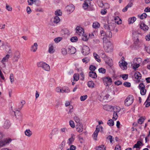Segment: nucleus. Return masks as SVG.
<instances>
[{
	"label": "nucleus",
	"mask_w": 150,
	"mask_h": 150,
	"mask_svg": "<svg viewBox=\"0 0 150 150\" xmlns=\"http://www.w3.org/2000/svg\"><path fill=\"white\" fill-rule=\"evenodd\" d=\"M103 47L105 51L107 52H112L113 51V47L111 42L108 40L106 37L103 38Z\"/></svg>",
	"instance_id": "1"
},
{
	"label": "nucleus",
	"mask_w": 150,
	"mask_h": 150,
	"mask_svg": "<svg viewBox=\"0 0 150 150\" xmlns=\"http://www.w3.org/2000/svg\"><path fill=\"white\" fill-rule=\"evenodd\" d=\"M4 135L1 132H0V147H2L7 144H8L11 142V139L10 138H7L3 139Z\"/></svg>",
	"instance_id": "2"
},
{
	"label": "nucleus",
	"mask_w": 150,
	"mask_h": 150,
	"mask_svg": "<svg viewBox=\"0 0 150 150\" xmlns=\"http://www.w3.org/2000/svg\"><path fill=\"white\" fill-rule=\"evenodd\" d=\"M100 53V55L101 57L104 59L105 62L107 64H108L109 66H111L112 65V60L110 58L106 56V55L104 53V52L102 51H99Z\"/></svg>",
	"instance_id": "3"
},
{
	"label": "nucleus",
	"mask_w": 150,
	"mask_h": 150,
	"mask_svg": "<svg viewBox=\"0 0 150 150\" xmlns=\"http://www.w3.org/2000/svg\"><path fill=\"white\" fill-rule=\"evenodd\" d=\"M134 100V98L132 95H129L124 101L125 105L127 106H129L133 102Z\"/></svg>",
	"instance_id": "4"
},
{
	"label": "nucleus",
	"mask_w": 150,
	"mask_h": 150,
	"mask_svg": "<svg viewBox=\"0 0 150 150\" xmlns=\"http://www.w3.org/2000/svg\"><path fill=\"white\" fill-rule=\"evenodd\" d=\"M37 65L39 67H42L44 69L47 71L50 70V67L49 65L43 62H40L37 63Z\"/></svg>",
	"instance_id": "5"
},
{
	"label": "nucleus",
	"mask_w": 150,
	"mask_h": 150,
	"mask_svg": "<svg viewBox=\"0 0 150 150\" xmlns=\"http://www.w3.org/2000/svg\"><path fill=\"white\" fill-rule=\"evenodd\" d=\"M138 87L140 90V93L142 95L146 94V90L145 89V85L143 83H140Z\"/></svg>",
	"instance_id": "6"
},
{
	"label": "nucleus",
	"mask_w": 150,
	"mask_h": 150,
	"mask_svg": "<svg viewBox=\"0 0 150 150\" xmlns=\"http://www.w3.org/2000/svg\"><path fill=\"white\" fill-rule=\"evenodd\" d=\"M60 21L59 18L56 16L54 18H52L50 20V25H57Z\"/></svg>",
	"instance_id": "7"
},
{
	"label": "nucleus",
	"mask_w": 150,
	"mask_h": 150,
	"mask_svg": "<svg viewBox=\"0 0 150 150\" xmlns=\"http://www.w3.org/2000/svg\"><path fill=\"white\" fill-rule=\"evenodd\" d=\"M140 47V43H139V40L137 38L134 41L133 44L130 47L132 50H137Z\"/></svg>",
	"instance_id": "8"
},
{
	"label": "nucleus",
	"mask_w": 150,
	"mask_h": 150,
	"mask_svg": "<svg viewBox=\"0 0 150 150\" xmlns=\"http://www.w3.org/2000/svg\"><path fill=\"white\" fill-rule=\"evenodd\" d=\"M76 33L80 36H83L84 35L83 29L82 27L77 26L76 28Z\"/></svg>",
	"instance_id": "9"
},
{
	"label": "nucleus",
	"mask_w": 150,
	"mask_h": 150,
	"mask_svg": "<svg viewBox=\"0 0 150 150\" xmlns=\"http://www.w3.org/2000/svg\"><path fill=\"white\" fill-rule=\"evenodd\" d=\"M82 53L83 55H86L90 53L89 47L87 46H84L83 47Z\"/></svg>",
	"instance_id": "10"
},
{
	"label": "nucleus",
	"mask_w": 150,
	"mask_h": 150,
	"mask_svg": "<svg viewBox=\"0 0 150 150\" xmlns=\"http://www.w3.org/2000/svg\"><path fill=\"white\" fill-rule=\"evenodd\" d=\"M103 81L104 83H106L107 85L108 86L110 85L112 82V79L109 77H106L103 79Z\"/></svg>",
	"instance_id": "11"
},
{
	"label": "nucleus",
	"mask_w": 150,
	"mask_h": 150,
	"mask_svg": "<svg viewBox=\"0 0 150 150\" xmlns=\"http://www.w3.org/2000/svg\"><path fill=\"white\" fill-rule=\"evenodd\" d=\"M138 61H142L141 58H135L134 59V63L135 65V67H133V68L135 69L138 68L139 66V63L138 62Z\"/></svg>",
	"instance_id": "12"
},
{
	"label": "nucleus",
	"mask_w": 150,
	"mask_h": 150,
	"mask_svg": "<svg viewBox=\"0 0 150 150\" xmlns=\"http://www.w3.org/2000/svg\"><path fill=\"white\" fill-rule=\"evenodd\" d=\"M119 63V66L123 70L127 69V62L122 60Z\"/></svg>",
	"instance_id": "13"
},
{
	"label": "nucleus",
	"mask_w": 150,
	"mask_h": 150,
	"mask_svg": "<svg viewBox=\"0 0 150 150\" xmlns=\"http://www.w3.org/2000/svg\"><path fill=\"white\" fill-rule=\"evenodd\" d=\"M134 76L135 79L137 80L136 82L139 83L140 82V79L142 77L141 74L138 72H135L134 74Z\"/></svg>",
	"instance_id": "14"
},
{
	"label": "nucleus",
	"mask_w": 150,
	"mask_h": 150,
	"mask_svg": "<svg viewBox=\"0 0 150 150\" xmlns=\"http://www.w3.org/2000/svg\"><path fill=\"white\" fill-rule=\"evenodd\" d=\"M59 132V130L57 128H55L53 129L52 131L49 134L50 138L51 139L52 138V136L54 135L57 134Z\"/></svg>",
	"instance_id": "15"
},
{
	"label": "nucleus",
	"mask_w": 150,
	"mask_h": 150,
	"mask_svg": "<svg viewBox=\"0 0 150 150\" xmlns=\"http://www.w3.org/2000/svg\"><path fill=\"white\" fill-rule=\"evenodd\" d=\"M76 131L79 133L82 132L83 130V126L81 123H79L76 125Z\"/></svg>",
	"instance_id": "16"
},
{
	"label": "nucleus",
	"mask_w": 150,
	"mask_h": 150,
	"mask_svg": "<svg viewBox=\"0 0 150 150\" xmlns=\"http://www.w3.org/2000/svg\"><path fill=\"white\" fill-rule=\"evenodd\" d=\"M140 28L144 31H147L149 29L148 26L144 23H141L140 24Z\"/></svg>",
	"instance_id": "17"
},
{
	"label": "nucleus",
	"mask_w": 150,
	"mask_h": 150,
	"mask_svg": "<svg viewBox=\"0 0 150 150\" xmlns=\"http://www.w3.org/2000/svg\"><path fill=\"white\" fill-rule=\"evenodd\" d=\"M98 126H97V127L96 128V130L94 131L93 135V138L95 140H97L98 134L100 130L99 127L98 128Z\"/></svg>",
	"instance_id": "18"
},
{
	"label": "nucleus",
	"mask_w": 150,
	"mask_h": 150,
	"mask_svg": "<svg viewBox=\"0 0 150 150\" xmlns=\"http://www.w3.org/2000/svg\"><path fill=\"white\" fill-rule=\"evenodd\" d=\"M25 101L24 100L22 101L20 103V104L21 105V107H18V113L20 115V118L22 117V115L21 113L20 112V110L22 109V108L23 107V106L24 104L25 103ZM18 118H20V117H18Z\"/></svg>",
	"instance_id": "19"
},
{
	"label": "nucleus",
	"mask_w": 150,
	"mask_h": 150,
	"mask_svg": "<svg viewBox=\"0 0 150 150\" xmlns=\"http://www.w3.org/2000/svg\"><path fill=\"white\" fill-rule=\"evenodd\" d=\"M10 123L9 120H7L5 121L4 122L3 127L6 129H8L10 126Z\"/></svg>",
	"instance_id": "20"
},
{
	"label": "nucleus",
	"mask_w": 150,
	"mask_h": 150,
	"mask_svg": "<svg viewBox=\"0 0 150 150\" xmlns=\"http://www.w3.org/2000/svg\"><path fill=\"white\" fill-rule=\"evenodd\" d=\"M66 9L67 12L69 13L72 12L74 10V6L73 5L68 6L66 7Z\"/></svg>",
	"instance_id": "21"
},
{
	"label": "nucleus",
	"mask_w": 150,
	"mask_h": 150,
	"mask_svg": "<svg viewBox=\"0 0 150 150\" xmlns=\"http://www.w3.org/2000/svg\"><path fill=\"white\" fill-rule=\"evenodd\" d=\"M68 49L69 53L72 54L75 53L76 51L75 48L72 46H69Z\"/></svg>",
	"instance_id": "22"
},
{
	"label": "nucleus",
	"mask_w": 150,
	"mask_h": 150,
	"mask_svg": "<svg viewBox=\"0 0 150 150\" xmlns=\"http://www.w3.org/2000/svg\"><path fill=\"white\" fill-rule=\"evenodd\" d=\"M38 44L37 43H35L31 47L30 50L34 52H35L38 49Z\"/></svg>",
	"instance_id": "23"
},
{
	"label": "nucleus",
	"mask_w": 150,
	"mask_h": 150,
	"mask_svg": "<svg viewBox=\"0 0 150 150\" xmlns=\"http://www.w3.org/2000/svg\"><path fill=\"white\" fill-rule=\"evenodd\" d=\"M142 144V143L140 141H138L137 142L136 144H135L133 146V148H136L138 149H140L141 148L140 146L141 144Z\"/></svg>",
	"instance_id": "24"
},
{
	"label": "nucleus",
	"mask_w": 150,
	"mask_h": 150,
	"mask_svg": "<svg viewBox=\"0 0 150 150\" xmlns=\"http://www.w3.org/2000/svg\"><path fill=\"white\" fill-rule=\"evenodd\" d=\"M90 3V1L88 0H86L83 4V7L84 9H87L88 6L89 4Z\"/></svg>",
	"instance_id": "25"
},
{
	"label": "nucleus",
	"mask_w": 150,
	"mask_h": 150,
	"mask_svg": "<svg viewBox=\"0 0 150 150\" xmlns=\"http://www.w3.org/2000/svg\"><path fill=\"white\" fill-rule=\"evenodd\" d=\"M25 135L29 137H30L32 134V132L30 129H26L24 132Z\"/></svg>",
	"instance_id": "26"
},
{
	"label": "nucleus",
	"mask_w": 150,
	"mask_h": 150,
	"mask_svg": "<svg viewBox=\"0 0 150 150\" xmlns=\"http://www.w3.org/2000/svg\"><path fill=\"white\" fill-rule=\"evenodd\" d=\"M136 20V18L135 17H133L129 18L128 21L129 24L133 23Z\"/></svg>",
	"instance_id": "27"
},
{
	"label": "nucleus",
	"mask_w": 150,
	"mask_h": 150,
	"mask_svg": "<svg viewBox=\"0 0 150 150\" xmlns=\"http://www.w3.org/2000/svg\"><path fill=\"white\" fill-rule=\"evenodd\" d=\"M89 76L93 78H96L97 77L96 73L93 71H90L89 73Z\"/></svg>",
	"instance_id": "28"
},
{
	"label": "nucleus",
	"mask_w": 150,
	"mask_h": 150,
	"mask_svg": "<svg viewBox=\"0 0 150 150\" xmlns=\"http://www.w3.org/2000/svg\"><path fill=\"white\" fill-rule=\"evenodd\" d=\"M115 27V24L113 23H109V30L110 31L113 30Z\"/></svg>",
	"instance_id": "29"
},
{
	"label": "nucleus",
	"mask_w": 150,
	"mask_h": 150,
	"mask_svg": "<svg viewBox=\"0 0 150 150\" xmlns=\"http://www.w3.org/2000/svg\"><path fill=\"white\" fill-rule=\"evenodd\" d=\"M9 57V55L7 54L5 57H4L2 60L1 62L4 64H5V62L8 60V58Z\"/></svg>",
	"instance_id": "30"
},
{
	"label": "nucleus",
	"mask_w": 150,
	"mask_h": 150,
	"mask_svg": "<svg viewBox=\"0 0 150 150\" xmlns=\"http://www.w3.org/2000/svg\"><path fill=\"white\" fill-rule=\"evenodd\" d=\"M114 20L115 22L117 23L118 24H120L122 23V21L118 16L115 17Z\"/></svg>",
	"instance_id": "31"
},
{
	"label": "nucleus",
	"mask_w": 150,
	"mask_h": 150,
	"mask_svg": "<svg viewBox=\"0 0 150 150\" xmlns=\"http://www.w3.org/2000/svg\"><path fill=\"white\" fill-rule=\"evenodd\" d=\"M54 51L53 45H50L48 49L49 52L50 54H52L54 52Z\"/></svg>",
	"instance_id": "32"
},
{
	"label": "nucleus",
	"mask_w": 150,
	"mask_h": 150,
	"mask_svg": "<svg viewBox=\"0 0 150 150\" xmlns=\"http://www.w3.org/2000/svg\"><path fill=\"white\" fill-rule=\"evenodd\" d=\"M112 106L109 105H105L103 106V109L107 111H110L111 110Z\"/></svg>",
	"instance_id": "33"
},
{
	"label": "nucleus",
	"mask_w": 150,
	"mask_h": 150,
	"mask_svg": "<svg viewBox=\"0 0 150 150\" xmlns=\"http://www.w3.org/2000/svg\"><path fill=\"white\" fill-rule=\"evenodd\" d=\"M74 135H72L71 137L69 138L68 139V142L67 143L69 145H70L72 143V142L74 141Z\"/></svg>",
	"instance_id": "34"
},
{
	"label": "nucleus",
	"mask_w": 150,
	"mask_h": 150,
	"mask_svg": "<svg viewBox=\"0 0 150 150\" xmlns=\"http://www.w3.org/2000/svg\"><path fill=\"white\" fill-rule=\"evenodd\" d=\"M93 56L96 59V60L99 62H100V57L96 53H94L93 54Z\"/></svg>",
	"instance_id": "35"
},
{
	"label": "nucleus",
	"mask_w": 150,
	"mask_h": 150,
	"mask_svg": "<svg viewBox=\"0 0 150 150\" xmlns=\"http://www.w3.org/2000/svg\"><path fill=\"white\" fill-rule=\"evenodd\" d=\"M20 57V53L18 51H16L14 55V58L17 59H16V61H17Z\"/></svg>",
	"instance_id": "36"
},
{
	"label": "nucleus",
	"mask_w": 150,
	"mask_h": 150,
	"mask_svg": "<svg viewBox=\"0 0 150 150\" xmlns=\"http://www.w3.org/2000/svg\"><path fill=\"white\" fill-rule=\"evenodd\" d=\"M87 85L89 87L93 88L94 87V83L92 81H89L88 82Z\"/></svg>",
	"instance_id": "37"
},
{
	"label": "nucleus",
	"mask_w": 150,
	"mask_h": 150,
	"mask_svg": "<svg viewBox=\"0 0 150 150\" xmlns=\"http://www.w3.org/2000/svg\"><path fill=\"white\" fill-rule=\"evenodd\" d=\"M21 105L20 104V103H19L18 105V106L17 107V108L16 109V112H14L15 115L16 117H17V115L18 117H17L18 119H21V118H18V117H20V115L18 113V107H21Z\"/></svg>",
	"instance_id": "38"
},
{
	"label": "nucleus",
	"mask_w": 150,
	"mask_h": 150,
	"mask_svg": "<svg viewBox=\"0 0 150 150\" xmlns=\"http://www.w3.org/2000/svg\"><path fill=\"white\" fill-rule=\"evenodd\" d=\"M74 81H78L79 79V75L78 73H75L73 76Z\"/></svg>",
	"instance_id": "39"
},
{
	"label": "nucleus",
	"mask_w": 150,
	"mask_h": 150,
	"mask_svg": "<svg viewBox=\"0 0 150 150\" xmlns=\"http://www.w3.org/2000/svg\"><path fill=\"white\" fill-rule=\"evenodd\" d=\"M96 150H105V148L103 145H101L96 147Z\"/></svg>",
	"instance_id": "40"
},
{
	"label": "nucleus",
	"mask_w": 150,
	"mask_h": 150,
	"mask_svg": "<svg viewBox=\"0 0 150 150\" xmlns=\"http://www.w3.org/2000/svg\"><path fill=\"white\" fill-rule=\"evenodd\" d=\"M138 16L139 17H140V18L141 19H143L146 18L147 16V15L145 13H143L140 16L139 15Z\"/></svg>",
	"instance_id": "41"
},
{
	"label": "nucleus",
	"mask_w": 150,
	"mask_h": 150,
	"mask_svg": "<svg viewBox=\"0 0 150 150\" xmlns=\"http://www.w3.org/2000/svg\"><path fill=\"white\" fill-rule=\"evenodd\" d=\"M100 25V24L98 22H95L93 23L92 26L93 28H98Z\"/></svg>",
	"instance_id": "42"
},
{
	"label": "nucleus",
	"mask_w": 150,
	"mask_h": 150,
	"mask_svg": "<svg viewBox=\"0 0 150 150\" xmlns=\"http://www.w3.org/2000/svg\"><path fill=\"white\" fill-rule=\"evenodd\" d=\"M111 31L109 30L106 32V37L108 38H111L112 37V34Z\"/></svg>",
	"instance_id": "43"
},
{
	"label": "nucleus",
	"mask_w": 150,
	"mask_h": 150,
	"mask_svg": "<svg viewBox=\"0 0 150 150\" xmlns=\"http://www.w3.org/2000/svg\"><path fill=\"white\" fill-rule=\"evenodd\" d=\"M121 109L120 107L116 106L114 108V112H115L117 113L119 112L120 110Z\"/></svg>",
	"instance_id": "44"
},
{
	"label": "nucleus",
	"mask_w": 150,
	"mask_h": 150,
	"mask_svg": "<svg viewBox=\"0 0 150 150\" xmlns=\"http://www.w3.org/2000/svg\"><path fill=\"white\" fill-rule=\"evenodd\" d=\"M107 124L110 126H113L114 125V122L112 120L110 119L108 120Z\"/></svg>",
	"instance_id": "45"
},
{
	"label": "nucleus",
	"mask_w": 150,
	"mask_h": 150,
	"mask_svg": "<svg viewBox=\"0 0 150 150\" xmlns=\"http://www.w3.org/2000/svg\"><path fill=\"white\" fill-rule=\"evenodd\" d=\"M62 12L60 10H57L55 12V14L57 16H61L62 15Z\"/></svg>",
	"instance_id": "46"
},
{
	"label": "nucleus",
	"mask_w": 150,
	"mask_h": 150,
	"mask_svg": "<svg viewBox=\"0 0 150 150\" xmlns=\"http://www.w3.org/2000/svg\"><path fill=\"white\" fill-rule=\"evenodd\" d=\"M74 119L75 122L77 123V124H78L79 123H81L80 120L78 117L75 116L74 117Z\"/></svg>",
	"instance_id": "47"
},
{
	"label": "nucleus",
	"mask_w": 150,
	"mask_h": 150,
	"mask_svg": "<svg viewBox=\"0 0 150 150\" xmlns=\"http://www.w3.org/2000/svg\"><path fill=\"white\" fill-rule=\"evenodd\" d=\"M88 96L87 95L81 96H80V99L81 101H84L87 98Z\"/></svg>",
	"instance_id": "48"
},
{
	"label": "nucleus",
	"mask_w": 150,
	"mask_h": 150,
	"mask_svg": "<svg viewBox=\"0 0 150 150\" xmlns=\"http://www.w3.org/2000/svg\"><path fill=\"white\" fill-rule=\"evenodd\" d=\"M78 40V38L76 36L73 37L70 39L71 41L72 42H76Z\"/></svg>",
	"instance_id": "49"
},
{
	"label": "nucleus",
	"mask_w": 150,
	"mask_h": 150,
	"mask_svg": "<svg viewBox=\"0 0 150 150\" xmlns=\"http://www.w3.org/2000/svg\"><path fill=\"white\" fill-rule=\"evenodd\" d=\"M144 119L142 117H141L138 120V123L139 124H142L143 122Z\"/></svg>",
	"instance_id": "50"
},
{
	"label": "nucleus",
	"mask_w": 150,
	"mask_h": 150,
	"mask_svg": "<svg viewBox=\"0 0 150 150\" xmlns=\"http://www.w3.org/2000/svg\"><path fill=\"white\" fill-rule=\"evenodd\" d=\"M98 70L99 73L102 74H104L106 72V70L104 68L102 67L100 68Z\"/></svg>",
	"instance_id": "51"
},
{
	"label": "nucleus",
	"mask_w": 150,
	"mask_h": 150,
	"mask_svg": "<svg viewBox=\"0 0 150 150\" xmlns=\"http://www.w3.org/2000/svg\"><path fill=\"white\" fill-rule=\"evenodd\" d=\"M118 115L117 113L115 112H114L113 113V117H112V119L116 120L118 118Z\"/></svg>",
	"instance_id": "52"
},
{
	"label": "nucleus",
	"mask_w": 150,
	"mask_h": 150,
	"mask_svg": "<svg viewBox=\"0 0 150 150\" xmlns=\"http://www.w3.org/2000/svg\"><path fill=\"white\" fill-rule=\"evenodd\" d=\"M107 139L109 140L111 143H112L114 140V138L111 135H109L107 138Z\"/></svg>",
	"instance_id": "53"
},
{
	"label": "nucleus",
	"mask_w": 150,
	"mask_h": 150,
	"mask_svg": "<svg viewBox=\"0 0 150 150\" xmlns=\"http://www.w3.org/2000/svg\"><path fill=\"white\" fill-rule=\"evenodd\" d=\"M109 96L110 95L108 94H106L105 96H104L103 97H102V96L101 97L100 96V98H100V100H101V99L102 98H103V99L104 100L108 99V98L109 97Z\"/></svg>",
	"instance_id": "54"
},
{
	"label": "nucleus",
	"mask_w": 150,
	"mask_h": 150,
	"mask_svg": "<svg viewBox=\"0 0 150 150\" xmlns=\"http://www.w3.org/2000/svg\"><path fill=\"white\" fill-rule=\"evenodd\" d=\"M90 59L88 57H86L82 59L83 62L86 63H88Z\"/></svg>",
	"instance_id": "55"
},
{
	"label": "nucleus",
	"mask_w": 150,
	"mask_h": 150,
	"mask_svg": "<svg viewBox=\"0 0 150 150\" xmlns=\"http://www.w3.org/2000/svg\"><path fill=\"white\" fill-rule=\"evenodd\" d=\"M9 78L10 80L11 83H12L14 81L13 75V74L11 73L10 74Z\"/></svg>",
	"instance_id": "56"
},
{
	"label": "nucleus",
	"mask_w": 150,
	"mask_h": 150,
	"mask_svg": "<svg viewBox=\"0 0 150 150\" xmlns=\"http://www.w3.org/2000/svg\"><path fill=\"white\" fill-rule=\"evenodd\" d=\"M123 85L127 87H129L131 86V83L129 82H125L123 83Z\"/></svg>",
	"instance_id": "57"
},
{
	"label": "nucleus",
	"mask_w": 150,
	"mask_h": 150,
	"mask_svg": "<svg viewBox=\"0 0 150 150\" xmlns=\"http://www.w3.org/2000/svg\"><path fill=\"white\" fill-rule=\"evenodd\" d=\"M69 125L72 128H74L75 127L74 122V121L72 120H70L69 121Z\"/></svg>",
	"instance_id": "58"
},
{
	"label": "nucleus",
	"mask_w": 150,
	"mask_h": 150,
	"mask_svg": "<svg viewBox=\"0 0 150 150\" xmlns=\"http://www.w3.org/2000/svg\"><path fill=\"white\" fill-rule=\"evenodd\" d=\"M96 69L95 66L93 65H91L89 67V69L92 71H94Z\"/></svg>",
	"instance_id": "59"
},
{
	"label": "nucleus",
	"mask_w": 150,
	"mask_h": 150,
	"mask_svg": "<svg viewBox=\"0 0 150 150\" xmlns=\"http://www.w3.org/2000/svg\"><path fill=\"white\" fill-rule=\"evenodd\" d=\"M62 39V38H61L60 37H57L56 38L54 39V41L56 43H58Z\"/></svg>",
	"instance_id": "60"
},
{
	"label": "nucleus",
	"mask_w": 150,
	"mask_h": 150,
	"mask_svg": "<svg viewBox=\"0 0 150 150\" xmlns=\"http://www.w3.org/2000/svg\"><path fill=\"white\" fill-rule=\"evenodd\" d=\"M70 90L68 87H66L65 89H62V93H67L70 92Z\"/></svg>",
	"instance_id": "61"
},
{
	"label": "nucleus",
	"mask_w": 150,
	"mask_h": 150,
	"mask_svg": "<svg viewBox=\"0 0 150 150\" xmlns=\"http://www.w3.org/2000/svg\"><path fill=\"white\" fill-rule=\"evenodd\" d=\"M61 52L62 54L64 55H65L67 54V50L64 48H63L62 49Z\"/></svg>",
	"instance_id": "62"
},
{
	"label": "nucleus",
	"mask_w": 150,
	"mask_h": 150,
	"mask_svg": "<svg viewBox=\"0 0 150 150\" xmlns=\"http://www.w3.org/2000/svg\"><path fill=\"white\" fill-rule=\"evenodd\" d=\"M107 12V11L106 9H102L100 11V13L102 15H105Z\"/></svg>",
	"instance_id": "63"
},
{
	"label": "nucleus",
	"mask_w": 150,
	"mask_h": 150,
	"mask_svg": "<svg viewBox=\"0 0 150 150\" xmlns=\"http://www.w3.org/2000/svg\"><path fill=\"white\" fill-rule=\"evenodd\" d=\"M76 149V147L73 145H70V147L67 150H75Z\"/></svg>",
	"instance_id": "64"
}]
</instances>
